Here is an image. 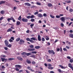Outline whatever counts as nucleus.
<instances>
[{
	"label": "nucleus",
	"instance_id": "f257e3e1",
	"mask_svg": "<svg viewBox=\"0 0 73 73\" xmlns=\"http://www.w3.org/2000/svg\"><path fill=\"white\" fill-rule=\"evenodd\" d=\"M15 70L16 71H19V69H18V68H20L22 67L21 65H16L15 66Z\"/></svg>",
	"mask_w": 73,
	"mask_h": 73
},
{
	"label": "nucleus",
	"instance_id": "f03ea898",
	"mask_svg": "<svg viewBox=\"0 0 73 73\" xmlns=\"http://www.w3.org/2000/svg\"><path fill=\"white\" fill-rule=\"evenodd\" d=\"M48 53L50 54H51V53H52L53 54H55L53 50H49Z\"/></svg>",
	"mask_w": 73,
	"mask_h": 73
},
{
	"label": "nucleus",
	"instance_id": "7ed1b4c3",
	"mask_svg": "<svg viewBox=\"0 0 73 73\" xmlns=\"http://www.w3.org/2000/svg\"><path fill=\"white\" fill-rule=\"evenodd\" d=\"M1 59L2 62H4L5 61V62H7V59L5 58H1Z\"/></svg>",
	"mask_w": 73,
	"mask_h": 73
},
{
	"label": "nucleus",
	"instance_id": "20e7f679",
	"mask_svg": "<svg viewBox=\"0 0 73 73\" xmlns=\"http://www.w3.org/2000/svg\"><path fill=\"white\" fill-rule=\"evenodd\" d=\"M27 69L28 70H31V72H35V70H32V69H31V68L29 66L27 67Z\"/></svg>",
	"mask_w": 73,
	"mask_h": 73
},
{
	"label": "nucleus",
	"instance_id": "39448f33",
	"mask_svg": "<svg viewBox=\"0 0 73 73\" xmlns=\"http://www.w3.org/2000/svg\"><path fill=\"white\" fill-rule=\"evenodd\" d=\"M22 20L23 22H27L28 21V19H24V18H23Z\"/></svg>",
	"mask_w": 73,
	"mask_h": 73
},
{
	"label": "nucleus",
	"instance_id": "423d86ee",
	"mask_svg": "<svg viewBox=\"0 0 73 73\" xmlns=\"http://www.w3.org/2000/svg\"><path fill=\"white\" fill-rule=\"evenodd\" d=\"M17 59L19 61H23V58L21 56L17 57Z\"/></svg>",
	"mask_w": 73,
	"mask_h": 73
},
{
	"label": "nucleus",
	"instance_id": "0eeeda50",
	"mask_svg": "<svg viewBox=\"0 0 73 73\" xmlns=\"http://www.w3.org/2000/svg\"><path fill=\"white\" fill-rule=\"evenodd\" d=\"M5 45H8L9 44V42L8 41V40H6L4 42Z\"/></svg>",
	"mask_w": 73,
	"mask_h": 73
},
{
	"label": "nucleus",
	"instance_id": "6e6552de",
	"mask_svg": "<svg viewBox=\"0 0 73 73\" xmlns=\"http://www.w3.org/2000/svg\"><path fill=\"white\" fill-rule=\"evenodd\" d=\"M37 16L38 17H43V15L41 13L37 14Z\"/></svg>",
	"mask_w": 73,
	"mask_h": 73
},
{
	"label": "nucleus",
	"instance_id": "1a4fd4ad",
	"mask_svg": "<svg viewBox=\"0 0 73 73\" xmlns=\"http://www.w3.org/2000/svg\"><path fill=\"white\" fill-rule=\"evenodd\" d=\"M60 19L62 21H63V22L65 21V17H61L60 18Z\"/></svg>",
	"mask_w": 73,
	"mask_h": 73
},
{
	"label": "nucleus",
	"instance_id": "9d476101",
	"mask_svg": "<svg viewBox=\"0 0 73 73\" xmlns=\"http://www.w3.org/2000/svg\"><path fill=\"white\" fill-rule=\"evenodd\" d=\"M59 66H60V67H61V68H62V69H66V68H68V67H64V66L61 65H59Z\"/></svg>",
	"mask_w": 73,
	"mask_h": 73
},
{
	"label": "nucleus",
	"instance_id": "9b49d317",
	"mask_svg": "<svg viewBox=\"0 0 73 73\" xmlns=\"http://www.w3.org/2000/svg\"><path fill=\"white\" fill-rule=\"evenodd\" d=\"M5 1H0V5H1V4H5Z\"/></svg>",
	"mask_w": 73,
	"mask_h": 73
},
{
	"label": "nucleus",
	"instance_id": "f8f14e48",
	"mask_svg": "<svg viewBox=\"0 0 73 73\" xmlns=\"http://www.w3.org/2000/svg\"><path fill=\"white\" fill-rule=\"evenodd\" d=\"M25 5H26L27 6H28L29 7H30L31 6V4L28 3H24Z\"/></svg>",
	"mask_w": 73,
	"mask_h": 73
},
{
	"label": "nucleus",
	"instance_id": "ddd939ff",
	"mask_svg": "<svg viewBox=\"0 0 73 73\" xmlns=\"http://www.w3.org/2000/svg\"><path fill=\"white\" fill-rule=\"evenodd\" d=\"M38 41H41V36L40 35H38Z\"/></svg>",
	"mask_w": 73,
	"mask_h": 73
},
{
	"label": "nucleus",
	"instance_id": "4468645a",
	"mask_svg": "<svg viewBox=\"0 0 73 73\" xmlns=\"http://www.w3.org/2000/svg\"><path fill=\"white\" fill-rule=\"evenodd\" d=\"M26 62L28 64H31V61H30V60H28V59H27L26 60Z\"/></svg>",
	"mask_w": 73,
	"mask_h": 73
},
{
	"label": "nucleus",
	"instance_id": "2eb2a0df",
	"mask_svg": "<svg viewBox=\"0 0 73 73\" xmlns=\"http://www.w3.org/2000/svg\"><path fill=\"white\" fill-rule=\"evenodd\" d=\"M35 50V48L28 49V50H29V51H33V50Z\"/></svg>",
	"mask_w": 73,
	"mask_h": 73
},
{
	"label": "nucleus",
	"instance_id": "dca6fc26",
	"mask_svg": "<svg viewBox=\"0 0 73 73\" xmlns=\"http://www.w3.org/2000/svg\"><path fill=\"white\" fill-rule=\"evenodd\" d=\"M58 71L59 73H64V71H61V69H58Z\"/></svg>",
	"mask_w": 73,
	"mask_h": 73
},
{
	"label": "nucleus",
	"instance_id": "f3484780",
	"mask_svg": "<svg viewBox=\"0 0 73 73\" xmlns=\"http://www.w3.org/2000/svg\"><path fill=\"white\" fill-rule=\"evenodd\" d=\"M20 42H21L20 43V44H22V43L21 42H23V43H24V42H25V41L24 40H23L22 39H21L20 40Z\"/></svg>",
	"mask_w": 73,
	"mask_h": 73
},
{
	"label": "nucleus",
	"instance_id": "a211bd4d",
	"mask_svg": "<svg viewBox=\"0 0 73 73\" xmlns=\"http://www.w3.org/2000/svg\"><path fill=\"white\" fill-rule=\"evenodd\" d=\"M21 23H20V22L19 21H17L16 25H20Z\"/></svg>",
	"mask_w": 73,
	"mask_h": 73
},
{
	"label": "nucleus",
	"instance_id": "6ab92c4d",
	"mask_svg": "<svg viewBox=\"0 0 73 73\" xmlns=\"http://www.w3.org/2000/svg\"><path fill=\"white\" fill-rule=\"evenodd\" d=\"M68 67H69V68H71V69L73 67L72 66V65L71 64V63L69 64Z\"/></svg>",
	"mask_w": 73,
	"mask_h": 73
},
{
	"label": "nucleus",
	"instance_id": "aec40b11",
	"mask_svg": "<svg viewBox=\"0 0 73 73\" xmlns=\"http://www.w3.org/2000/svg\"><path fill=\"white\" fill-rule=\"evenodd\" d=\"M32 55V53H27L26 52V55H27V56H29V55Z\"/></svg>",
	"mask_w": 73,
	"mask_h": 73
},
{
	"label": "nucleus",
	"instance_id": "412c9836",
	"mask_svg": "<svg viewBox=\"0 0 73 73\" xmlns=\"http://www.w3.org/2000/svg\"><path fill=\"white\" fill-rule=\"evenodd\" d=\"M30 39H31V40H36V41H37V39H36L34 37L31 38H30Z\"/></svg>",
	"mask_w": 73,
	"mask_h": 73
},
{
	"label": "nucleus",
	"instance_id": "4be33fe9",
	"mask_svg": "<svg viewBox=\"0 0 73 73\" xmlns=\"http://www.w3.org/2000/svg\"><path fill=\"white\" fill-rule=\"evenodd\" d=\"M12 30L11 29H9L7 31V32H12Z\"/></svg>",
	"mask_w": 73,
	"mask_h": 73
},
{
	"label": "nucleus",
	"instance_id": "5701e85b",
	"mask_svg": "<svg viewBox=\"0 0 73 73\" xmlns=\"http://www.w3.org/2000/svg\"><path fill=\"white\" fill-rule=\"evenodd\" d=\"M35 49H38L40 48V46H35Z\"/></svg>",
	"mask_w": 73,
	"mask_h": 73
},
{
	"label": "nucleus",
	"instance_id": "b1692460",
	"mask_svg": "<svg viewBox=\"0 0 73 73\" xmlns=\"http://www.w3.org/2000/svg\"><path fill=\"white\" fill-rule=\"evenodd\" d=\"M69 36L71 37V38H73V34H70L69 35Z\"/></svg>",
	"mask_w": 73,
	"mask_h": 73
},
{
	"label": "nucleus",
	"instance_id": "393cba45",
	"mask_svg": "<svg viewBox=\"0 0 73 73\" xmlns=\"http://www.w3.org/2000/svg\"><path fill=\"white\" fill-rule=\"evenodd\" d=\"M48 69H53V67H51V66H49L48 67Z\"/></svg>",
	"mask_w": 73,
	"mask_h": 73
},
{
	"label": "nucleus",
	"instance_id": "a878e982",
	"mask_svg": "<svg viewBox=\"0 0 73 73\" xmlns=\"http://www.w3.org/2000/svg\"><path fill=\"white\" fill-rule=\"evenodd\" d=\"M5 13V11L4 10H2L1 11V14H4Z\"/></svg>",
	"mask_w": 73,
	"mask_h": 73
},
{
	"label": "nucleus",
	"instance_id": "bb28decb",
	"mask_svg": "<svg viewBox=\"0 0 73 73\" xmlns=\"http://www.w3.org/2000/svg\"><path fill=\"white\" fill-rule=\"evenodd\" d=\"M20 38H17L16 39V41H17V42H18L19 41H20Z\"/></svg>",
	"mask_w": 73,
	"mask_h": 73
},
{
	"label": "nucleus",
	"instance_id": "cd10ccee",
	"mask_svg": "<svg viewBox=\"0 0 73 73\" xmlns=\"http://www.w3.org/2000/svg\"><path fill=\"white\" fill-rule=\"evenodd\" d=\"M26 52H23L21 53V55H26Z\"/></svg>",
	"mask_w": 73,
	"mask_h": 73
},
{
	"label": "nucleus",
	"instance_id": "c85d7f7f",
	"mask_svg": "<svg viewBox=\"0 0 73 73\" xmlns=\"http://www.w3.org/2000/svg\"><path fill=\"white\" fill-rule=\"evenodd\" d=\"M48 6L49 7H52V4L51 3H48Z\"/></svg>",
	"mask_w": 73,
	"mask_h": 73
},
{
	"label": "nucleus",
	"instance_id": "c756f323",
	"mask_svg": "<svg viewBox=\"0 0 73 73\" xmlns=\"http://www.w3.org/2000/svg\"><path fill=\"white\" fill-rule=\"evenodd\" d=\"M11 18L12 19V20H13V21L14 23L16 22V21L14 19V18L13 17H11Z\"/></svg>",
	"mask_w": 73,
	"mask_h": 73
},
{
	"label": "nucleus",
	"instance_id": "7c9ffc66",
	"mask_svg": "<svg viewBox=\"0 0 73 73\" xmlns=\"http://www.w3.org/2000/svg\"><path fill=\"white\" fill-rule=\"evenodd\" d=\"M35 17V16L34 15H32L30 16V18L31 19H33Z\"/></svg>",
	"mask_w": 73,
	"mask_h": 73
},
{
	"label": "nucleus",
	"instance_id": "2f4dec72",
	"mask_svg": "<svg viewBox=\"0 0 73 73\" xmlns=\"http://www.w3.org/2000/svg\"><path fill=\"white\" fill-rule=\"evenodd\" d=\"M7 47H9V48H11V47H12V45L9 44V45L7 46Z\"/></svg>",
	"mask_w": 73,
	"mask_h": 73
},
{
	"label": "nucleus",
	"instance_id": "473e14b6",
	"mask_svg": "<svg viewBox=\"0 0 73 73\" xmlns=\"http://www.w3.org/2000/svg\"><path fill=\"white\" fill-rule=\"evenodd\" d=\"M21 16H20L18 18V20H21Z\"/></svg>",
	"mask_w": 73,
	"mask_h": 73
},
{
	"label": "nucleus",
	"instance_id": "72a5a7b5",
	"mask_svg": "<svg viewBox=\"0 0 73 73\" xmlns=\"http://www.w3.org/2000/svg\"><path fill=\"white\" fill-rule=\"evenodd\" d=\"M30 42H31V43H35V41L31 40H30Z\"/></svg>",
	"mask_w": 73,
	"mask_h": 73
},
{
	"label": "nucleus",
	"instance_id": "f704fd0d",
	"mask_svg": "<svg viewBox=\"0 0 73 73\" xmlns=\"http://www.w3.org/2000/svg\"><path fill=\"white\" fill-rule=\"evenodd\" d=\"M70 62L71 63H72V62H73V59H70Z\"/></svg>",
	"mask_w": 73,
	"mask_h": 73
},
{
	"label": "nucleus",
	"instance_id": "c9c22d12",
	"mask_svg": "<svg viewBox=\"0 0 73 73\" xmlns=\"http://www.w3.org/2000/svg\"><path fill=\"white\" fill-rule=\"evenodd\" d=\"M36 4L37 5H41V3L39 2H37L36 3Z\"/></svg>",
	"mask_w": 73,
	"mask_h": 73
},
{
	"label": "nucleus",
	"instance_id": "e433bc0d",
	"mask_svg": "<svg viewBox=\"0 0 73 73\" xmlns=\"http://www.w3.org/2000/svg\"><path fill=\"white\" fill-rule=\"evenodd\" d=\"M10 20H12V18H8L7 19V21L8 22H9Z\"/></svg>",
	"mask_w": 73,
	"mask_h": 73
},
{
	"label": "nucleus",
	"instance_id": "4c0bfd02",
	"mask_svg": "<svg viewBox=\"0 0 73 73\" xmlns=\"http://www.w3.org/2000/svg\"><path fill=\"white\" fill-rule=\"evenodd\" d=\"M9 60H15V58H9L8 59Z\"/></svg>",
	"mask_w": 73,
	"mask_h": 73
},
{
	"label": "nucleus",
	"instance_id": "58836bf2",
	"mask_svg": "<svg viewBox=\"0 0 73 73\" xmlns=\"http://www.w3.org/2000/svg\"><path fill=\"white\" fill-rule=\"evenodd\" d=\"M31 21H32V22H34V21H35V19H31V20H30Z\"/></svg>",
	"mask_w": 73,
	"mask_h": 73
},
{
	"label": "nucleus",
	"instance_id": "ea45409f",
	"mask_svg": "<svg viewBox=\"0 0 73 73\" xmlns=\"http://www.w3.org/2000/svg\"><path fill=\"white\" fill-rule=\"evenodd\" d=\"M56 18H57V19H59V18H60V16L59 15H56Z\"/></svg>",
	"mask_w": 73,
	"mask_h": 73
},
{
	"label": "nucleus",
	"instance_id": "a19ab883",
	"mask_svg": "<svg viewBox=\"0 0 73 73\" xmlns=\"http://www.w3.org/2000/svg\"><path fill=\"white\" fill-rule=\"evenodd\" d=\"M33 26H34V24H31L30 26L31 27V28H32V27H33Z\"/></svg>",
	"mask_w": 73,
	"mask_h": 73
},
{
	"label": "nucleus",
	"instance_id": "79ce46f5",
	"mask_svg": "<svg viewBox=\"0 0 73 73\" xmlns=\"http://www.w3.org/2000/svg\"><path fill=\"white\" fill-rule=\"evenodd\" d=\"M11 40H13H13H14L15 38H14V37H11Z\"/></svg>",
	"mask_w": 73,
	"mask_h": 73
},
{
	"label": "nucleus",
	"instance_id": "37998d69",
	"mask_svg": "<svg viewBox=\"0 0 73 73\" xmlns=\"http://www.w3.org/2000/svg\"><path fill=\"white\" fill-rule=\"evenodd\" d=\"M43 16H44V17H46L47 16V15H46V14L45 13H44L43 14Z\"/></svg>",
	"mask_w": 73,
	"mask_h": 73
},
{
	"label": "nucleus",
	"instance_id": "c03bdc74",
	"mask_svg": "<svg viewBox=\"0 0 73 73\" xmlns=\"http://www.w3.org/2000/svg\"><path fill=\"white\" fill-rule=\"evenodd\" d=\"M30 47L31 48H33L34 47V46H33V45L32 44L30 45Z\"/></svg>",
	"mask_w": 73,
	"mask_h": 73
},
{
	"label": "nucleus",
	"instance_id": "a18cd8bd",
	"mask_svg": "<svg viewBox=\"0 0 73 73\" xmlns=\"http://www.w3.org/2000/svg\"><path fill=\"white\" fill-rule=\"evenodd\" d=\"M42 41H45V38H44V37H43L42 38Z\"/></svg>",
	"mask_w": 73,
	"mask_h": 73
},
{
	"label": "nucleus",
	"instance_id": "49530a36",
	"mask_svg": "<svg viewBox=\"0 0 73 73\" xmlns=\"http://www.w3.org/2000/svg\"><path fill=\"white\" fill-rule=\"evenodd\" d=\"M50 16L51 17V18H54V16H53V15L51 14L50 15Z\"/></svg>",
	"mask_w": 73,
	"mask_h": 73
},
{
	"label": "nucleus",
	"instance_id": "de8ad7c7",
	"mask_svg": "<svg viewBox=\"0 0 73 73\" xmlns=\"http://www.w3.org/2000/svg\"><path fill=\"white\" fill-rule=\"evenodd\" d=\"M63 50L64 51H68V50H67L66 48H63Z\"/></svg>",
	"mask_w": 73,
	"mask_h": 73
},
{
	"label": "nucleus",
	"instance_id": "09e8293b",
	"mask_svg": "<svg viewBox=\"0 0 73 73\" xmlns=\"http://www.w3.org/2000/svg\"><path fill=\"white\" fill-rule=\"evenodd\" d=\"M38 14V12H36L34 13V15H36Z\"/></svg>",
	"mask_w": 73,
	"mask_h": 73
},
{
	"label": "nucleus",
	"instance_id": "8fccbe9b",
	"mask_svg": "<svg viewBox=\"0 0 73 73\" xmlns=\"http://www.w3.org/2000/svg\"><path fill=\"white\" fill-rule=\"evenodd\" d=\"M9 41V42H13V40H12V39H10Z\"/></svg>",
	"mask_w": 73,
	"mask_h": 73
},
{
	"label": "nucleus",
	"instance_id": "3c124183",
	"mask_svg": "<svg viewBox=\"0 0 73 73\" xmlns=\"http://www.w3.org/2000/svg\"><path fill=\"white\" fill-rule=\"evenodd\" d=\"M1 57H2L5 58L6 57V56H5V55H1Z\"/></svg>",
	"mask_w": 73,
	"mask_h": 73
},
{
	"label": "nucleus",
	"instance_id": "603ef678",
	"mask_svg": "<svg viewBox=\"0 0 73 73\" xmlns=\"http://www.w3.org/2000/svg\"><path fill=\"white\" fill-rule=\"evenodd\" d=\"M30 57H33V58H35V55H31L30 56Z\"/></svg>",
	"mask_w": 73,
	"mask_h": 73
},
{
	"label": "nucleus",
	"instance_id": "864d4df0",
	"mask_svg": "<svg viewBox=\"0 0 73 73\" xmlns=\"http://www.w3.org/2000/svg\"><path fill=\"white\" fill-rule=\"evenodd\" d=\"M32 64H33V65H35V64H36V62L34 61H33L32 62Z\"/></svg>",
	"mask_w": 73,
	"mask_h": 73
},
{
	"label": "nucleus",
	"instance_id": "5fc2aeb1",
	"mask_svg": "<svg viewBox=\"0 0 73 73\" xmlns=\"http://www.w3.org/2000/svg\"><path fill=\"white\" fill-rule=\"evenodd\" d=\"M60 52H62V47H60Z\"/></svg>",
	"mask_w": 73,
	"mask_h": 73
},
{
	"label": "nucleus",
	"instance_id": "6e6d98bb",
	"mask_svg": "<svg viewBox=\"0 0 73 73\" xmlns=\"http://www.w3.org/2000/svg\"><path fill=\"white\" fill-rule=\"evenodd\" d=\"M38 69L40 68V70H43V68H42V67H40L39 68H38Z\"/></svg>",
	"mask_w": 73,
	"mask_h": 73
},
{
	"label": "nucleus",
	"instance_id": "4d7b16f0",
	"mask_svg": "<svg viewBox=\"0 0 73 73\" xmlns=\"http://www.w3.org/2000/svg\"><path fill=\"white\" fill-rule=\"evenodd\" d=\"M25 71H26V73H30V72H29L28 71V70H25Z\"/></svg>",
	"mask_w": 73,
	"mask_h": 73
},
{
	"label": "nucleus",
	"instance_id": "13d9d810",
	"mask_svg": "<svg viewBox=\"0 0 73 73\" xmlns=\"http://www.w3.org/2000/svg\"><path fill=\"white\" fill-rule=\"evenodd\" d=\"M31 53H33V54H34V53L35 54H36V53H37V52L34 51V52H32Z\"/></svg>",
	"mask_w": 73,
	"mask_h": 73
},
{
	"label": "nucleus",
	"instance_id": "bf43d9fd",
	"mask_svg": "<svg viewBox=\"0 0 73 73\" xmlns=\"http://www.w3.org/2000/svg\"><path fill=\"white\" fill-rule=\"evenodd\" d=\"M4 49L6 50H8V48L7 47H5Z\"/></svg>",
	"mask_w": 73,
	"mask_h": 73
},
{
	"label": "nucleus",
	"instance_id": "052dcab7",
	"mask_svg": "<svg viewBox=\"0 0 73 73\" xmlns=\"http://www.w3.org/2000/svg\"><path fill=\"white\" fill-rule=\"evenodd\" d=\"M66 3H71V1H66Z\"/></svg>",
	"mask_w": 73,
	"mask_h": 73
},
{
	"label": "nucleus",
	"instance_id": "680f3d73",
	"mask_svg": "<svg viewBox=\"0 0 73 73\" xmlns=\"http://www.w3.org/2000/svg\"><path fill=\"white\" fill-rule=\"evenodd\" d=\"M27 19H30V18H31V16H28L27 17Z\"/></svg>",
	"mask_w": 73,
	"mask_h": 73
},
{
	"label": "nucleus",
	"instance_id": "e2e57ef3",
	"mask_svg": "<svg viewBox=\"0 0 73 73\" xmlns=\"http://www.w3.org/2000/svg\"><path fill=\"white\" fill-rule=\"evenodd\" d=\"M60 25L62 27H63L64 26V24L63 23H61L60 24Z\"/></svg>",
	"mask_w": 73,
	"mask_h": 73
},
{
	"label": "nucleus",
	"instance_id": "0e129e2a",
	"mask_svg": "<svg viewBox=\"0 0 73 73\" xmlns=\"http://www.w3.org/2000/svg\"><path fill=\"white\" fill-rule=\"evenodd\" d=\"M26 40H27V41H30V40H30L29 38H26Z\"/></svg>",
	"mask_w": 73,
	"mask_h": 73
},
{
	"label": "nucleus",
	"instance_id": "69168bd1",
	"mask_svg": "<svg viewBox=\"0 0 73 73\" xmlns=\"http://www.w3.org/2000/svg\"><path fill=\"white\" fill-rule=\"evenodd\" d=\"M51 59H49L47 60L48 62H51Z\"/></svg>",
	"mask_w": 73,
	"mask_h": 73
},
{
	"label": "nucleus",
	"instance_id": "338daca9",
	"mask_svg": "<svg viewBox=\"0 0 73 73\" xmlns=\"http://www.w3.org/2000/svg\"><path fill=\"white\" fill-rule=\"evenodd\" d=\"M67 58L68 59H70L71 58H70V57L69 56H67Z\"/></svg>",
	"mask_w": 73,
	"mask_h": 73
},
{
	"label": "nucleus",
	"instance_id": "774afa93",
	"mask_svg": "<svg viewBox=\"0 0 73 73\" xmlns=\"http://www.w3.org/2000/svg\"><path fill=\"white\" fill-rule=\"evenodd\" d=\"M70 12H73V9H70Z\"/></svg>",
	"mask_w": 73,
	"mask_h": 73
}]
</instances>
